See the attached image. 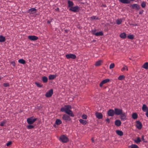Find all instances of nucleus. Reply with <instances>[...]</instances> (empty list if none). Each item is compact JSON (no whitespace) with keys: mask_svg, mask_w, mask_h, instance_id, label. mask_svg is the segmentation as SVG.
Segmentation results:
<instances>
[{"mask_svg":"<svg viewBox=\"0 0 148 148\" xmlns=\"http://www.w3.org/2000/svg\"><path fill=\"white\" fill-rule=\"evenodd\" d=\"M71 106L69 105H66L62 107L61 109V112H65L67 114L71 117H74V114L71 110Z\"/></svg>","mask_w":148,"mask_h":148,"instance_id":"f257e3e1","label":"nucleus"},{"mask_svg":"<svg viewBox=\"0 0 148 148\" xmlns=\"http://www.w3.org/2000/svg\"><path fill=\"white\" fill-rule=\"evenodd\" d=\"M59 140L63 143H66L69 141V139L66 135H63L60 136Z\"/></svg>","mask_w":148,"mask_h":148,"instance_id":"f03ea898","label":"nucleus"},{"mask_svg":"<svg viewBox=\"0 0 148 148\" xmlns=\"http://www.w3.org/2000/svg\"><path fill=\"white\" fill-rule=\"evenodd\" d=\"M70 8L69 9V11H71L74 12H79V7L77 5L75 7H69Z\"/></svg>","mask_w":148,"mask_h":148,"instance_id":"7ed1b4c3","label":"nucleus"},{"mask_svg":"<svg viewBox=\"0 0 148 148\" xmlns=\"http://www.w3.org/2000/svg\"><path fill=\"white\" fill-rule=\"evenodd\" d=\"M114 112L115 113V114L116 115L119 116L120 114L125 113L123 112L122 109H119L118 108H115L114 109Z\"/></svg>","mask_w":148,"mask_h":148,"instance_id":"20e7f679","label":"nucleus"},{"mask_svg":"<svg viewBox=\"0 0 148 148\" xmlns=\"http://www.w3.org/2000/svg\"><path fill=\"white\" fill-rule=\"evenodd\" d=\"M36 119H37L36 118L32 119V117L28 118L27 119V123H28V124H32L36 120Z\"/></svg>","mask_w":148,"mask_h":148,"instance_id":"39448f33","label":"nucleus"},{"mask_svg":"<svg viewBox=\"0 0 148 148\" xmlns=\"http://www.w3.org/2000/svg\"><path fill=\"white\" fill-rule=\"evenodd\" d=\"M66 57L67 59H75L76 58V56L73 54L69 53L66 55Z\"/></svg>","mask_w":148,"mask_h":148,"instance_id":"423d86ee","label":"nucleus"},{"mask_svg":"<svg viewBox=\"0 0 148 148\" xmlns=\"http://www.w3.org/2000/svg\"><path fill=\"white\" fill-rule=\"evenodd\" d=\"M130 7L132 8V9H134L136 10H138L140 9V6L137 3H135L132 5H131Z\"/></svg>","mask_w":148,"mask_h":148,"instance_id":"0eeeda50","label":"nucleus"},{"mask_svg":"<svg viewBox=\"0 0 148 148\" xmlns=\"http://www.w3.org/2000/svg\"><path fill=\"white\" fill-rule=\"evenodd\" d=\"M136 127L139 130H140L142 128V125L141 122L139 121H136Z\"/></svg>","mask_w":148,"mask_h":148,"instance_id":"6e6552de","label":"nucleus"},{"mask_svg":"<svg viewBox=\"0 0 148 148\" xmlns=\"http://www.w3.org/2000/svg\"><path fill=\"white\" fill-rule=\"evenodd\" d=\"M107 114H108V116L112 117L114 116L115 113L113 110L110 109L108 111V112H107Z\"/></svg>","mask_w":148,"mask_h":148,"instance_id":"1a4fd4ad","label":"nucleus"},{"mask_svg":"<svg viewBox=\"0 0 148 148\" xmlns=\"http://www.w3.org/2000/svg\"><path fill=\"white\" fill-rule=\"evenodd\" d=\"M28 38L31 41H35L38 39V37L35 36H28Z\"/></svg>","mask_w":148,"mask_h":148,"instance_id":"9d476101","label":"nucleus"},{"mask_svg":"<svg viewBox=\"0 0 148 148\" xmlns=\"http://www.w3.org/2000/svg\"><path fill=\"white\" fill-rule=\"evenodd\" d=\"M62 118V119L66 121H71V118L69 116L66 114L63 115Z\"/></svg>","mask_w":148,"mask_h":148,"instance_id":"9b49d317","label":"nucleus"},{"mask_svg":"<svg viewBox=\"0 0 148 148\" xmlns=\"http://www.w3.org/2000/svg\"><path fill=\"white\" fill-rule=\"evenodd\" d=\"M110 79H105L102 81L99 84V86L100 87H102L103 84H106L109 82H110Z\"/></svg>","mask_w":148,"mask_h":148,"instance_id":"f8f14e48","label":"nucleus"},{"mask_svg":"<svg viewBox=\"0 0 148 148\" xmlns=\"http://www.w3.org/2000/svg\"><path fill=\"white\" fill-rule=\"evenodd\" d=\"M53 94V90L51 89L46 92L45 94V96L47 97H50Z\"/></svg>","mask_w":148,"mask_h":148,"instance_id":"ddd939ff","label":"nucleus"},{"mask_svg":"<svg viewBox=\"0 0 148 148\" xmlns=\"http://www.w3.org/2000/svg\"><path fill=\"white\" fill-rule=\"evenodd\" d=\"M36 11V9L34 8H32L28 10V13L30 14H34Z\"/></svg>","mask_w":148,"mask_h":148,"instance_id":"4468645a","label":"nucleus"},{"mask_svg":"<svg viewBox=\"0 0 148 148\" xmlns=\"http://www.w3.org/2000/svg\"><path fill=\"white\" fill-rule=\"evenodd\" d=\"M119 115H120V118L121 121H124L126 120V114L125 113L121 114Z\"/></svg>","mask_w":148,"mask_h":148,"instance_id":"2eb2a0df","label":"nucleus"},{"mask_svg":"<svg viewBox=\"0 0 148 148\" xmlns=\"http://www.w3.org/2000/svg\"><path fill=\"white\" fill-rule=\"evenodd\" d=\"M95 115H96V117L98 119H101L102 118V114L100 113L97 112L95 114Z\"/></svg>","mask_w":148,"mask_h":148,"instance_id":"dca6fc26","label":"nucleus"},{"mask_svg":"<svg viewBox=\"0 0 148 148\" xmlns=\"http://www.w3.org/2000/svg\"><path fill=\"white\" fill-rule=\"evenodd\" d=\"M119 1L123 4H130L132 1L130 0H119Z\"/></svg>","mask_w":148,"mask_h":148,"instance_id":"f3484780","label":"nucleus"},{"mask_svg":"<svg viewBox=\"0 0 148 148\" xmlns=\"http://www.w3.org/2000/svg\"><path fill=\"white\" fill-rule=\"evenodd\" d=\"M114 124H115V125L118 127H119L121 125V122L120 120H116L115 121H114Z\"/></svg>","mask_w":148,"mask_h":148,"instance_id":"a211bd4d","label":"nucleus"},{"mask_svg":"<svg viewBox=\"0 0 148 148\" xmlns=\"http://www.w3.org/2000/svg\"><path fill=\"white\" fill-rule=\"evenodd\" d=\"M68 7H73L74 5V4L72 1H71L70 0H68Z\"/></svg>","mask_w":148,"mask_h":148,"instance_id":"6ab92c4d","label":"nucleus"},{"mask_svg":"<svg viewBox=\"0 0 148 148\" xmlns=\"http://www.w3.org/2000/svg\"><path fill=\"white\" fill-rule=\"evenodd\" d=\"M115 132L118 135L120 136H122L123 135V132L119 130H116L115 131Z\"/></svg>","mask_w":148,"mask_h":148,"instance_id":"aec40b11","label":"nucleus"},{"mask_svg":"<svg viewBox=\"0 0 148 148\" xmlns=\"http://www.w3.org/2000/svg\"><path fill=\"white\" fill-rule=\"evenodd\" d=\"M142 110L144 112H146L148 111V108L147 106L145 104H143L142 107Z\"/></svg>","mask_w":148,"mask_h":148,"instance_id":"412c9836","label":"nucleus"},{"mask_svg":"<svg viewBox=\"0 0 148 148\" xmlns=\"http://www.w3.org/2000/svg\"><path fill=\"white\" fill-rule=\"evenodd\" d=\"M120 37L123 39H125L126 37V34L125 33H122L120 34Z\"/></svg>","mask_w":148,"mask_h":148,"instance_id":"4be33fe9","label":"nucleus"},{"mask_svg":"<svg viewBox=\"0 0 148 148\" xmlns=\"http://www.w3.org/2000/svg\"><path fill=\"white\" fill-rule=\"evenodd\" d=\"M93 34H95L96 36H102L103 35V33L101 31L96 32L95 33H93Z\"/></svg>","mask_w":148,"mask_h":148,"instance_id":"5701e85b","label":"nucleus"},{"mask_svg":"<svg viewBox=\"0 0 148 148\" xmlns=\"http://www.w3.org/2000/svg\"><path fill=\"white\" fill-rule=\"evenodd\" d=\"M79 122L82 124L85 125L87 123V121L86 120H84L82 119H79Z\"/></svg>","mask_w":148,"mask_h":148,"instance_id":"b1692460","label":"nucleus"},{"mask_svg":"<svg viewBox=\"0 0 148 148\" xmlns=\"http://www.w3.org/2000/svg\"><path fill=\"white\" fill-rule=\"evenodd\" d=\"M102 62V61L101 60H99L98 61L96 62L95 63V66H98L101 65V64Z\"/></svg>","mask_w":148,"mask_h":148,"instance_id":"393cba45","label":"nucleus"},{"mask_svg":"<svg viewBox=\"0 0 148 148\" xmlns=\"http://www.w3.org/2000/svg\"><path fill=\"white\" fill-rule=\"evenodd\" d=\"M56 77V75H50L49 76V80H53Z\"/></svg>","mask_w":148,"mask_h":148,"instance_id":"a878e982","label":"nucleus"},{"mask_svg":"<svg viewBox=\"0 0 148 148\" xmlns=\"http://www.w3.org/2000/svg\"><path fill=\"white\" fill-rule=\"evenodd\" d=\"M5 40V38L2 35L0 36V42H3Z\"/></svg>","mask_w":148,"mask_h":148,"instance_id":"bb28decb","label":"nucleus"},{"mask_svg":"<svg viewBox=\"0 0 148 148\" xmlns=\"http://www.w3.org/2000/svg\"><path fill=\"white\" fill-rule=\"evenodd\" d=\"M138 115L136 113H133L132 114V118L134 119H136L137 118Z\"/></svg>","mask_w":148,"mask_h":148,"instance_id":"cd10ccee","label":"nucleus"},{"mask_svg":"<svg viewBox=\"0 0 148 148\" xmlns=\"http://www.w3.org/2000/svg\"><path fill=\"white\" fill-rule=\"evenodd\" d=\"M116 24L118 25H119L121 24L122 23V19L121 18H120L119 19L116 20Z\"/></svg>","mask_w":148,"mask_h":148,"instance_id":"c85d7f7f","label":"nucleus"},{"mask_svg":"<svg viewBox=\"0 0 148 148\" xmlns=\"http://www.w3.org/2000/svg\"><path fill=\"white\" fill-rule=\"evenodd\" d=\"M42 82H44V83H46L47 82V77L46 76H44L42 77Z\"/></svg>","mask_w":148,"mask_h":148,"instance_id":"c756f323","label":"nucleus"},{"mask_svg":"<svg viewBox=\"0 0 148 148\" xmlns=\"http://www.w3.org/2000/svg\"><path fill=\"white\" fill-rule=\"evenodd\" d=\"M143 68H145V69H148V62H145L143 66Z\"/></svg>","mask_w":148,"mask_h":148,"instance_id":"7c9ffc66","label":"nucleus"},{"mask_svg":"<svg viewBox=\"0 0 148 148\" xmlns=\"http://www.w3.org/2000/svg\"><path fill=\"white\" fill-rule=\"evenodd\" d=\"M134 142L136 144H138L141 142V139L139 137H137L136 139L134 140Z\"/></svg>","mask_w":148,"mask_h":148,"instance_id":"2f4dec72","label":"nucleus"},{"mask_svg":"<svg viewBox=\"0 0 148 148\" xmlns=\"http://www.w3.org/2000/svg\"><path fill=\"white\" fill-rule=\"evenodd\" d=\"M18 62L19 63L23 64H24L25 63V61L23 59H21L19 60L18 61Z\"/></svg>","mask_w":148,"mask_h":148,"instance_id":"473e14b6","label":"nucleus"},{"mask_svg":"<svg viewBox=\"0 0 148 148\" xmlns=\"http://www.w3.org/2000/svg\"><path fill=\"white\" fill-rule=\"evenodd\" d=\"M62 123L60 119H57L56 121V124L57 125H60Z\"/></svg>","mask_w":148,"mask_h":148,"instance_id":"72a5a7b5","label":"nucleus"},{"mask_svg":"<svg viewBox=\"0 0 148 148\" xmlns=\"http://www.w3.org/2000/svg\"><path fill=\"white\" fill-rule=\"evenodd\" d=\"M125 78V76L123 75H120L118 77V79L119 80H122Z\"/></svg>","mask_w":148,"mask_h":148,"instance_id":"f704fd0d","label":"nucleus"},{"mask_svg":"<svg viewBox=\"0 0 148 148\" xmlns=\"http://www.w3.org/2000/svg\"><path fill=\"white\" fill-rule=\"evenodd\" d=\"M146 2L145 1H143L141 4V7L142 8H145L146 6Z\"/></svg>","mask_w":148,"mask_h":148,"instance_id":"c9c22d12","label":"nucleus"},{"mask_svg":"<svg viewBox=\"0 0 148 148\" xmlns=\"http://www.w3.org/2000/svg\"><path fill=\"white\" fill-rule=\"evenodd\" d=\"M6 121L5 120H3V121H2L0 125L1 126H3L5 124V123H6Z\"/></svg>","mask_w":148,"mask_h":148,"instance_id":"e433bc0d","label":"nucleus"},{"mask_svg":"<svg viewBox=\"0 0 148 148\" xmlns=\"http://www.w3.org/2000/svg\"><path fill=\"white\" fill-rule=\"evenodd\" d=\"M90 19L92 20L95 19L96 20H99V18L96 16H91V17H90Z\"/></svg>","mask_w":148,"mask_h":148,"instance_id":"4c0bfd02","label":"nucleus"},{"mask_svg":"<svg viewBox=\"0 0 148 148\" xmlns=\"http://www.w3.org/2000/svg\"><path fill=\"white\" fill-rule=\"evenodd\" d=\"M127 38L130 40H132L134 39V36L133 35H130L127 36Z\"/></svg>","mask_w":148,"mask_h":148,"instance_id":"58836bf2","label":"nucleus"},{"mask_svg":"<svg viewBox=\"0 0 148 148\" xmlns=\"http://www.w3.org/2000/svg\"><path fill=\"white\" fill-rule=\"evenodd\" d=\"M125 69L126 70V71H127L128 70V68H127L126 66H124V67L121 69V71L122 72H123Z\"/></svg>","mask_w":148,"mask_h":148,"instance_id":"ea45409f","label":"nucleus"},{"mask_svg":"<svg viewBox=\"0 0 148 148\" xmlns=\"http://www.w3.org/2000/svg\"><path fill=\"white\" fill-rule=\"evenodd\" d=\"M35 84L36 85V86H37L38 87L41 88L42 87V85L41 84L39 83L36 82L35 83Z\"/></svg>","mask_w":148,"mask_h":148,"instance_id":"a19ab883","label":"nucleus"},{"mask_svg":"<svg viewBox=\"0 0 148 148\" xmlns=\"http://www.w3.org/2000/svg\"><path fill=\"white\" fill-rule=\"evenodd\" d=\"M87 117L88 116H87V115L85 114H84L81 116L82 118L83 119H87Z\"/></svg>","mask_w":148,"mask_h":148,"instance_id":"79ce46f5","label":"nucleus"},{"mask_svg":"<svg viewBox=\"0 0 148 148\" xmlns=\"http://www.w3.org/2000/svg\"><path fill=\"white\" fill-rule=\"evenodd\" d=\"M34 126L31 125H29L27 126V128L28 129H31L34 128Z\"/></svg>","mask_w":148,"mask_h":148,"instance_id":"37998d69","label":"nucleus"},{"mask_svg":"<svg viewBox=\"0 0 148 148\" xmlns=\"http://www.w3.org/2000/svg\"><path fill=\"white\" fill-rule=\"evenodd\" d=\"M131 148H138V147L136 145L133 144L130 146Z\"/></svg>","mask_w":148,"mask_h":148,"instance_id":"c03bdc74","label":"nucleus"},{"mask_svg":"<svg viewBox=\"0 0 148 148\" xmlns=\"http://www.w3.org/2000/svg\"><path fill=\"white\" fill-rule=\"evenodd\" d=\"M114 64L113 63H112L110 64V69H113L114 68Z\"/></svg>","mask_w":148,"mask_h":148,"instance_id":"a18cd8bd","label":"nucleus"},{"mask_svg":"<svg viewBox=\"0 0 148 148\" xmlns=\"http://www.w3.org/2000/svg\"><path fill=\"white\" fill-rule=\"evenodd\" d=\"M3 86L6 87L9 86V84L8 83H5L3 84Z\"/></svg>","mask_w":148,"mask_h":148,"instance_id":"49530a36","label":"nucleus"},{"mask_svg":"<svg viewBox=\"0 0 148 148\" xmlns=\"http://www.w3.org/2000/svg\"><path fill=\"white\" fill-rule=\"evenodd\" d=\"M42 107V106L40 105H38L37 106V109L40 110Z\"/></svg>","mask_w":148,"mask_h":148,"instance_id":"de8ad7c7","label":"nucleus"},{"mask_svg":"<svg viewBox=\"0 0 148 148\" xmlns=\"http://www.w3.org/2000/svg\"><path fill=\"white\" fill-rule=\"evenodd\" d=\"M12 144V142L11 141H9L7 143V146H8L10 145H11V144Z\"/></svg>","mask_w":148,"mask_h":148,"instance_id":"09e8293b","label":"nucleus"},{"mask_svg":"<svg viewBox=\"0 0 148 148\" xmlns=\"http://www.w3.org/2000/svg\"><path fill=\"white\" fill-rule=\"evenodd\" d=\"M11 64L14 66L15 65V62L14 61L11 62Z\"/></svg>","mask_w":148,"mask_h":148,"instance_id":"8fccbe9b","label":"nucleus"},{"mask_svg":"<svg viewBox=\"0 0 148 148\" xmlns=\"http://www.w3.org/2000/svg\"><path fill=\"white\" fill-rule=\"evenodd\" d=\"M106 121L108 123H109L110 122V120L108 119H107L106 120Z\"/></svg>","mask_w":148,"mask_h":148,"instance_id":"3c124183","label":"nucleus"},{"mask_svg":"<svg viewBox=\"0 0 148 148\" xmlns=\"http://www.w3.org/2000/svg\"><path fill=\"white\" fill-rule=\"evenodd\" d=\"M146 112L145 113V115L146 116L148 117V111Z\"/></svg>","mask_w":148,"mask_h":148,"instance_id":"603ef678","label":"nucleus"},{"mask_svg":"<svg viewBox=\"0 0 148 148\" xmlns=\"http://www.w3.org/2000/svg\"><path fill=\"white\" fill-rule=\"evenodd\" d=\"M143 10L139 12V14H142L143 13Z\"/></svg>","mask_w":148,"mask_h":148,"instance_id":"864d4df0","label":"nucleus"},{"mask_svg":"<svg viewBox=\"0 0 148 148\" xmlns=\"http://www.w3.org/2000/svg\"><path fill=\"white\" fill-rule=\"evenodd\" d=\"M142 139L143 141H144V136L143 135H142Z\"/></svg>","mask_w":148,"mask_h":148,"instance_id":"5fc2aeb1","label":"nucleus"},{"mask_svg":"<svg viewBox=\"0 0 148 148\" xmlns=\"http://www.w3.org/2000/svg\"><path fill=\"white\" fill-rule=\"evenodd\" d=\"M133 26H137V24H133Z\"/></svg>","mask_w":148,"mask_h":148,"instance_id":"6e6d98bb","label":"nucleus"},{"mask_svg":"<svg viewBox=\"0 0 148 148\" xmlns=\"http://www.w3.org/2000/svg\"><path fill=\"white\" fill-rule=\"evenodd\" d=\"M50 21H47V23H50Z\"/></svg>","mask_w":148,"mask_h":148,"instance_id":"4d7b16f0","label":"nucleus"},{"mask_svg":"<svg viewBox=\"0 0 148 148\" xmlns=\"http://www.w3.org/2000/svg\"><path fill=\"white\" fill-rule=\"evenodd\" d=\"M103 6L105 7H106V6L105 5H103Z\"/></svg>","mask_w":148,"mask_h":148,"instance_id":"13d9d810","label":"nucleus"},{"mask_svg":"<svg viewBox=\"0 0 148 148\" xmlns=\"http://www.w3.org/2000/svg\"><path fill=\"white\" fill-rule=\"evenodd\" d=\"M59 10V9L58 8H57L56 9V10Z\"/></svg>","mask_w":148,"mask_h":148,"instance_id":"bf43d9fd","label":"nucleus"},{"mask_svg":"<svg viewBox=\"0 0 148 148\" xmlns=\"http://www.w3.org/2000/svg\"><path fill=\"white\" fill-rule=\"evenodd\" d=\"M92 142H94V140L93 139V138H92Z\"/></svg>","mask_w":148,"mask_h":148,"instance_id":"052dcab7","label":"nucleus"},{"mask_svg":"<svg viewBox=\"0 0 148 148\" xmlns=\"http://www.w3.org/2000/svg\"><path fill=\"white\" fill-rule=\"evenodd\" d=\"M2 79V78L1 77H0V80H1Z\"/></svg>","mask_w":148,"mask_h":148,"instance_id":"680f3d73","label":"nucleus"},{"mask_svg":"<svg viewBox=\"0 0 148 148\" xmlns=\"http://www.w3.org/2000/svg\"><path fill=\"white\" fill-rule=\"evenodd\" d=\"M95 40H93V42H95Z\"/></svg>","mask_w":148,"mask_h":148,"instance_id":"e2e57ef3","label":"nucleus"},{"mask_svg":"<svg viewBox=\"0 0 148 148\" xmlns=\"http://www.w3.org/2000/svg\"><path fill=\"white\" fill-rule=\"evenodd\" d=\"M55 125H54L53 126L55 127Z\"/></svg>","mask_w":148,"mask_h":148,"instance_id":"0e129e2a","label":"nucleus"},{"mask_svg":"<svg viewBox=\"0 0 148 148\" xmlns=\"http://www.w3.org/2000/svg\"><path fill=\"white\" fill-rule=\"evenodd\" d=\"M147 1L148 2V0H147Z\"/></svg>","mask_w":148,"mask_h":148,"instance_id":"69168bd1","label":"nucleus"}]
</instances>
